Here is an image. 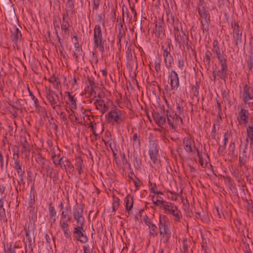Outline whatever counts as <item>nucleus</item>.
Returning a JSON list of instances; mask_svg holds the SVG:
<instances>
[{"label":"nucleus","instance_id":"f257e3e1","mask_svg":"<svg viewBox=\"0 0 253 253\" xmlns=\"http://www.w3.org/2000/svg\"><path fill=\"white\" fill-rule=\"evenodd\" d=\"M184 102L182 100L176 103V112L174 113L169 110H167V122L170 127L172 129H175L179 125V122L183 123L184 116Z\"/></svg>","mask_w":253,"mask_h":253},{"label":"nucleus","instance_id":"de8ad7c7","mask_svg":"<svg viewBox=\"0 0 253 253\" xmlns=\"http://www.w3.org/2000/svg\"><path fill=\"white\" fill-rule=\"evenodd\" d=\"M198 10V14L199 15V16L202 15V14H205L208 12H209V7L208 6L207 7H201V8L199 9V8H198V9H197Z\"/></svg>","mask_w":253,"mask_h":253},{"label":"nucleus","instance_id":"6ab92c4d","mask_svg":"<svg viewBox=\"0 0 253 253\" xmlns=\"http://www.w3.org/2000/svg\"><path fill=\"white\" fill-rule=\"evenodd\" d=\"M152 116L155 123L157 124L158 126L163 128L162 126L166 123L165 115L161 114L160 113H158V112L154 111L152 113Z\"/></svg>","mask_w":253,"mask_h":253},{"label":"nucleus","instance_id":"72a5a7b5","mask_svg":"<svg viewBox=\"0 0 253 253\" xmlns=\"http://www.w3.org/2000/svg\"><path fill=\"white\" fill-rule=\"evenodd\" d=\"M65 6V11L66 12H70L72 14H74L75 13L74 3L72 0H68Z\"/></svg>","mask_w":253,"mask_h":253},{"label":"nucleus","instance_id":"0eeeda50","mask_svg":"<svg viewBox=\"0 0 253 253\" xmlns=\"http://www.w3.org/2000/svg\"><path fill=\"white\" fill-rule=\"evenodd\" d=\"M149 155L150 159L153 164H156L158 161L159 147L158 141L156 140L150 139L149 141Z\"/></svg>","mask_w":253,"mask_h":253},{"label":"nucleus","instance_id":"4be33fe9","mask_svg":"<svg viewBox=\"0 0 253 253\" xmlns=\"http://www.w3.org/2000/svg\"><path fill=\"white\" fill-rule=\"evenodd\" d=\"M72 42L74 44L75 51L74 52V56L76 59L79 58V54H81L82 48L80 47L78 38L77 36H73L72 37Z\"/></svg>","mask_w":253,"mask_h":253},{"label":"nucleus","instance_id":"69168bd1","mask_svg":"<svg viewBox=\"0 0 253 253\" xmlns=\"http://www.w3.org/2000/svg\"><path fill=\"white\" fill-rule=\"evenodd\" d=\"M184 65V63L183 59L180 58L178 59L177 66L181 70L183 69Z\"/></svg>","mask_w":253,"mask_h":253},{"label":"nucleus","instance_id":"0e129e2a","mask_svg":"<svg viewBox=\"0 0 253 253\" xmlns=\"http://www.w3.org/2000/svg\"><path fill=\"white\" fill-rule=\"evenodd\" d=\"M171 214L173 215L174 216L175 220L176 221H179L180 218L182 217V215L180 214L179 211H177V212H175V211H174V212L171 213Z\"/></svg>","mask_w":253,"mask_h":253},{"label":"nucleus","instance_id":"20e7f679","mask_svg":"<svg viewBox=\"0 0 253 253\" xmlns=\"http://www.w3.org/2000/svg\"><path fill=\"white\" fill-rule=\"evenodd\" d=\"M232 29V37L234 47H236L239 50L238 45L242 42V31L240 29L238 21H234L231 22Z\"/></svg>","mask_w":253,"mask_h":253},{"label":"nucleus","instance_id":"3c124183","mask_svg":"<svg viewBox=\"0 0 253 253\" xmlns=\"http://www.w3.org/2000/svg\"><path fill=\"white\" fill-rule=\"evenodd\" d=\"M5 160L2 153L0 151V168L1 170H3L5 168L4 165Z\"/></svg>","mask_w":253,"mask_h":253},{"label":"nucleus","instance_id":"4468645a","mask_svg":"<svg viewBox=\"0 0 253 253\" xmlns=\"http://www.w3.org/2000/svg\"><path fill=\"white\" fill-rule=\"evenodd\" d=\"M199 20L200 22L201 29L202 30L203 32H208L210 29L211 22L210 12H209L199 16Z\"/></svg>","mask_w":253,"mask_h":253},{"label":"nucleus","instance_id":"6e6d98bb","mask_svg":"<svg viewBox=\"0 0 253 253\" xmlns=\"http://www.w3.org/2000/svg\"><path fill=\"white\" fill-rule=\"evenodd\" d=\"M219 62V64L221 65H227V60L224 57L223 55L220 57L217 58Z\"/></svg>","mask_w":253,"mask_h":253},{"label":"nucleus","instance_id":"6e6552de","mask_svg":"<svg viewBox=\"0 0 253 253\" xmlns=\"http://www.w3.org/2000/svg\"><path fill=\"white\" fill-rule=\"evenodd\" d=\"M84 225H78L74 227L73 236L75 240L78 241L82 243H85L88 241V238L84 234Z\"/></svg>","mask_w":253,"mask_h":253},{"label":"nucleus","instance_id":"423d86ee","mask_svg":"<svg viewBox=\"0 0 253 253\" xmlns=\"http://www.w3.org/2000/svg\"><path fill=\"white\" fill-rule=\"evenodd\" d=\"M45 96L52 108L55 109L56 107H60V100L59 95L51 89L46 87Z\"/></svg>","mask_w":253,"mask_h":253},{"label":"nucleus","instance_id":"37998d69","mask_svg":"<svg viewBox=\"0 0 253 253\" xmlns=\"http://www.w3.org/2000/svg\"><path fill=\"white\" fill-rule=\"evenodd\" d=\"M51 236L52 237V240L54 242V244H55V237L52 236L51 233H50V235H49L47 234H46L45 236V240H46V244L47 246H48L49 247H51Z\"/></svg>","mask_w":253,"mask_h":253},{"label":"nucleus","instance_id":"c756f323","mask_svg":"<svg viewBox=\"0 0 253 253\" xmlns=\"http://www.w3.org/2000/svg\"><path fill=\"white\" fill-rule=\"evenodd\" d=\"M227 65H221V68L218 70L217 75L222 80H225L227 77Z\"/></svg>","mask_w":253,"mask_h":253},{"label":"nucleus","instance_id":"f03ea898","mask_svg":"<svg viewBox=\"0 0 253 253\" xmlns=\"http://www.w3.org/2000/svg\"><path fill=\"white\" fill-rule=\"evenodd\" d=\"M107 123L112 125L114 124L120 125L124 122L126 118L125 112L118 109L116 107L112 108L105 116Z\"/></svg>","mask_w":253,"mask_h":253},{"label":"nucleus","instance_id":"49530a36","mask_svg":"<svg viewBox=\"0 0 253 253\" xmlns=\"http://www.w3.org/2000/svg\"><path fill=\"white\" fill-rule=\"evenodd\" d=\"M155 195H153L152 196V201L153 202V203L156 205V206H163V205H164V204L165 203V201H164L163 200H161V199H155ZM161 197H160V199H161Z\"/></svg>","mask_w":253,"mask_h":253},{"label":"nucleus","instance_id":"1a4fd4ad","mask_svg":"<svg viewBox=\"0 0 253 253\" xmlns=\"http://www.w3.org/2000/svg\"><path fill=\"white\" fill-rule=\"evenodd\" d=\"M167 46L165 47L164 45L162 46L163 49V56L164 58V63L166 68L169 69L171 67L172 63L173 61L172 56L170 54L171 51V41L170 40L167 42Z\"/></svg>","mask_w":253,"mask_h":253},{"label":"nucleus","instance_id":"e433bc0d","mask_svg":"<svg viewBox=\"0 0 253 253\" xmlns=\"http://www.w3.org/2000/svg\"><path fill=\"white\" fill-rule=\"evenodd\" d=\"M113 199V202L112 203V210L113 211H116L120 206V199L119 198L116 197L114 194L112 196Z\"/></svg>","mask_w":253,"mask_h":253},{"label":"nucleus","instance_id":"5fc2aeb1","mask_svg":"<svg viewBox=\"0 0 253 253\" xmlns=\"http://www.w3.org/2000/svg\"><path fill=\"white\" fill-rule=\"evenodd\" d=\"M222 96L223 100L224 102L227 101L228 103V104H230V101L229 99L228 93L226 91L224 90L222 92Z\"/></svg>","mask_w":253,"mask_h":253},{"label":"nucleus","instance_id":"a878e982","mask_svg":"<svg viewBox=\"0 0 253 253\" xmlns=\"http://www.w3.org/2000/svg\"><path fill=\"white\" fill-rule=\"evenodd\" d=\"M70 23L69 22H62L61 25L62 35L63 39L68 38L69 37Z\"/></svg>","mask_w":253,"mask_h":253},{"label":"nucleus","instance_id":"864d4df0","mask_svg":"<svg viewBox=\"0 0 253 253\" xmlns=\"http://www.w3.org/2000/svg\"><path fill=\"white\" fill-rule=\"evenodd\" d=\"M235 150V143L233 141L231 142L229 145V154L233 155Z\"/></svg>","mask_w":253,"mask_h":253},{"label":"nucleus","instance_id":"5701e85b","mask_svg":"<svg viewBox=\"0 0 253 253\" xmlns=\"http://www.w3.org/2000/svg\"><path fill=\"white\" fill-rule=\"evenodd\" d=\"M162 207L166 213H169L171 214L174 212V211H177L176 206L170 202L166 201Z\"/></svg>","mask_w":253,"mask_h":253},{"label":"nucleus","instance_id":"7ed1b4c3","mask_svg":"<svg viewBox=\"0 0 253 253\" xmlns=\"http://www.w3.org/2000/svg\"><path fill=\"white\" fill-rule=\"evenodd\" d=\"M94 48H98L99 50L103 54L107 48V43L106 40L103 38L102 29L99 25H96L93 31Z\"/></svg>","mask_w":253,"mask_h":253},{"label":"nucleus","instance_id":"2f4dec72","mask_svg":"<svg viewBox=\"0 0 253 253\" xmlns=\"http://www.w3.org/2000/svg\"><path fill=\"white\" fill-rule=\"evenodd\" d=\"M49 214L50 216V218L51 220H52V222L53 223L56 221V212L55 210L54 207L53 206V204L51 202H50L49 204Z\"/></svg>","mask_w":253,"mask_h":253},{"label":"nucleus","instance_id":"393cba45","mask_svg":"<svg viewBox=\"0 0 253 253\" xmlns=\"http://www.w3.org/2000/svg\"><path fill=\"white\" fill-rule=\"evenodd\" d=\"M125 207L126 211L129 214L130 211L133 207V197L130 195H127L125 199Z\"/></svg>","mask_w":253,"mask_h":253},{"label":"nucleus","instance_id":"c9c22d12","mask_svg":"<svg viewBox=\"0 0 253 253\" xmlns=\"http://www.w3.org/2000/svg\"><path fill=\"white\" fill-rule=\"evenodd\" d=\"M36 162L43 168L45 163V159L42 155L41 153H38L35 156Z\"/></svg>","mask_w":253,"mask_h":253},{"label":"nucleus","instance_id":"774afa93","mask_svg":"<svg viewBox=\"0 0 253 253\" xmlns=\"http://www.w3.org/2000/svg\"><path fill=\"white\" fill-rule=\"evenodd\" d=\"M143 220L144 223L148 226H149L150 224H152V222L151 219H150L147 215H145L144 216Z\"/></svg>","mask_w":253,"mask_h":253},{"label":"nucleus","instance_id":"9b49d317","mask_svg":"<svg viewBox=\"0 0 253 253\" xmlns=\"http://www.w3.org/2000/svg\"><path fill=\"white\" fill-rule=\"evenodd\" d=\"M84 208L81 205H77L73 208V215L74 219L77 221L78 225H84V218L83 215Z\"/></svg>","mask_w":253,"mask_h":253},{"label":"nucleus","instance_id":"ea45409f","mask_svg":"<svg viewBox=\"0 0 253 253\" xmlns=\"http://www.w3.org/2000/svg\"><path fill=\"white\" fill-rule=\"evenodd\" d=\"M148 226L150 230L149 231L150 235L153 237L157 236L158 235V231L156 225L152 223V224L149 225Z\"/></svg>","mask_w":253,"mask_h":253},{"label":"nucleus","instance_id":"f8f14e48","mask_svg":"<svg viewBox=\"0 0 253 253\" xmlns=\"http://www.w3.org/2000/svg\"><path fill=\"white\" fill-rule=\"evenodd\" d=\"M181 33L174 36V40L180 48L182 46L184 48L185 46H188L189 38L188 36L182 31L181 27Z\"/></svg>","mask_w":253,"mask_h":253},{"label":"nucleus","instance_id":"8fccbe9b","mask_svg":"<svg viewBox=\"0 0 253 253\" xmlns=\"http://www.w3.org/2000/svg\"><path fill=\"white\" fill-rule=\"evenodd\" d=\"M19 248L18 246H14L12 247L11 245L6 250H4V253H16L15 251L16 249Z\"/></svg>","mask_w":253,"mask_h":253},{"label":"nucleus","instance_id":"bb28decb","mask_svg":"<svg viewBox=\"0 0 253 253\" xmlns=\"http://www.w3.org/2000/svg\"><path fill=\"white\" fill-rule=\"evenodd\" d=\"M250 115L249 112L248 110L245 109H241L240 111L239 112V116L241 120L243 121L244 124L246 125L248 123V118Z\"/></svg>","mask_w":253,"mask_h":253},{"label":"nucleus","instance_id":"c85d7f7f","mask_svg":"<svg viewBox=\"0 0 253 253\" xmlns=\"http://www.w3.org/2000/svg\"><path fill=\"white\" fill-rule=\"evenodd\" d=\"M247 156L246 155V151L243 150L241 151L239 154L238 166L240 167L245 166L247 162Z\"/></svg>","mask_w":253,"mask_h":253},{"label":"nucleus","instance_id":"052dcab7","mask_svg":"<svg viewBox=\"0 0 253 253\" xmlns=\"http://www.w3.org/2000/svg\"><path fill=\"white\" fill-rule=\"evenodd\" d=\"M202 7H207V5L204 2V0H198L196 5V10L198 9L199 8L200 9Z\"/></svg>","mask_w":253,"mask_h":253},{"label":"nucleus","instance_id":"f3484780","mask_svg":"<svg viewBox=\"0 0 253 253\" xmlns=\"http://www.w3.org/2000/svg\"><path fill=\"white\" fill-rule=\"evenodd\" d=\"M94 104L95 105L96 109L99 110L102 114L109 111L110 107L108 103H105L102 99H95Z\"/></svg>","mask_w":253,"mask_h":253},{"label":"nucleus","instance_id":"412c9836","mask_svg":"<svg viewBox=\"0 0 253 253\" xmlns=\"http://www.w3.org/2000/svg\"><path fill=\"white\" fill-rule=\"evenodd\" d=\"M14 31L11 32L10 38L14 44L17 46L19 42L21 40L22 34L18 28H14Z\"/></svg>","mask_w":253,"mask_h":253},{"label":"nucleus","instance_id":"c03bdc74","mask_svg":"<svg viewBox=\"0 0 253 253\" xmlns=\"http://www.w3.org/2000/svg\"><path fill=\"white\" fill-rule=\"evenodd\" d=\"M70 220H60L59 221V226L61 229H63V228L65 229H68L69 228V224L68 223V222Z\"/></svg>","mask_w":253,"mask_h":253},{"label":"nucleus","instance_id":"dca6fc26","mask_svg":"<svg viewBox=\"0 0 253 253\" xmlns=\"http://www.w3.org/2000/svg\"><path fill=\"white\" fill-rule=\"evenodd\" d=\"M164 26L163 18H159V20L155 22V34L159 38H162L165 35Z\"/></svg>","mask_w":253,"mask_h":253},{"label":"nucleus","instance_id":"09e8293b","mask_svg":"<svg viewBox=\"0 0 253 253\" xmlns=\"http://www.w3.org/2000/svg\"><path fill=\"white\" fill-rule=\"evenodd\" d=\"M93 245L91 247L88 245L83 246L84 253H92L93 249Z\"/></svg>","mask_w":253,"mask_h":253},{"label":"nucleus","instance_id":"bf43d9fd","mask_svg":"<svg viewBox=\"0 0 253 253\" xmlns=\"http://www.w3.org/2000/svg\"><path fill=\"white\" fill-rule=\"evenodd\" d=\"M0 218L1 220H2L3 221L7 222V219L6 216L5 210H0Z\"/></svg>","mask_w":253,"mask_h":253},{"label":"nucleus","instance_id":"a211bd4d","mask_svg":"<svg viewBox=\"0 0 253 253\" xmlns=\"http://www.w3.org/2000/svg\"><path fill=\"white\" fill-rule=\"evenodd\" d=\"M183 144L185 151L189 153H195L194 150V142L189 137H184L183 140Z\"/></svg>","mask_w":253,"mask_h":253},{"label":"nucleus","instance_id":"9d476101","mask_svg":"<svg viewBox=\"0 0 253 253\" xmlns=\"http://www.w3.org/2000/svg\"><path fill=\"white\" fill-rule=\"evenodd\" d=\"M12 160L13 161L12 167L17 172V175H24L25 167L20 161L18 148L17 149L16 152H14Z\"/></svg>","mask_w":253,"mask_h":253},{"label":"nucleus","instance_id":"e2e57ef3","mask_svg":"<svg viewBox=\"0 0 253 253\" xmlns=\"http://www.w3.org/2000/svg\"><path fill=\"white\" fill-rule=\"evenodd\" d=\"M161 61L160 59L158 62L155 61V69L157 73H159L161 69Z\"/></svg>","mask_w":253,"mask_h":253},{"label":"nucleus","instance_id":"680f3d73","mask_svg":"<svg viewBox=\"0 0 253 253\" xmlns=\"http://www.w3.org/2000/svg\"><path fill=\"white\" fill-rule=\"evenodd\" d=\"M61 230H62L64 235L66 239H71V233L69 231V228L67 229L63 228V229Z\"/></svg>","mask_w":253,"mask_h":253},{"label":"nucleus","instance_id":"a19ab883","mask_svg":"<svg viewBox=\"0 0 253 253\" xmlns=\"http://www.w3.org/2000/svg\"><path fill=\"white\" fill-rule=\"evenodd\" d=\"M35 194H36L34 192V185H33L31 187L30 194V204L31 207H32L35 202Z\"/></svg>","mask_w":253,"mask_h":253},{"label":"nucleus","instance_id":"aec40b11","mask_svg":"<svg viewBox=\"0 0 253 253\" xmlns=\"http://www.w3.org/2000/svg\"><path fill=\"white\" fill-rule=\"evenodd\" d=\"M170 85L172 90H176L179 85V78L176 72L172 70L170 73Z\"/></svg>","mask_w":253,"mask_h":253},{"label":"nucleus","instance_id":"39448f33","mask_svg":"<svg viewBox=\"0 0 253 253\" xmlns=\"http://www.w3.org/2000/svg\"><path fill=\"white\" fill-rule=\"evenodd\" d=\"M56 157V154L54 152L52 153L51 158L53 160V163L55 166H59L62 169L65 170V171L67 172V168H68L69 170L73 171L74 169V166L72 164L71 162L68 160V159L65 156H63L59 158L58 161L55 160V158Z\"/></svg>","mask_w":253,"mask_h":253},{"label":"nucleus","instance_id":"473e14b6","mask_svg":"<svg viewBox=\"0 0 253 253\" xmlns=\"http://www.w3.org/2000/svg\"><path fill=\"white\" fill-rule=\"evenodd\" d=\"M211 52L209 50H207L204 57V65H205L206 68L208 69L211 65Z\"/></svg>","mask_w":253,"mask_h":253},{"label":"nucleus","instance_id":"603ef678","mask_svg":"<svg viewBox=\"0 0 253 253\" xmlns=\"http://www.w3.org/2000/svg\"><path fill=\"white\" fill-rule=\"evenodd\" d=\"M161 221V222L162 223V224H164V223H167V224H169V219L168 218V217L165 215H162L161 214H160V216H159V221Z\"/></svg>","mask_w":253,"mask_h":253},{"label":"nucleus","instance_id":"7c9ffc66","mask_svg":"<svg viewBox=\"0 0 253 253\" xmlns=\"http://www.w3.org/2000/svg\"><path fill=\"white\" fill-rule=\"evenodd\" d=\"M75 166L78 171L79 174L81 175L83 172V167H84L83 160L81 157L76 158Z\"/></svg>","mask_w":253,"mask_h":253},{"label":"nucleus","instance_id":"4c0bfd02","mask_svg":"<svg viewBox=\"0 0 253 253\" xmlns=\"http://www.w3.org/2000/svg\"><path fill=\"white\" fill-rule=\"evenodd\" d=\"M24 230L25 232V235L26 238L28 239V242H29V247L31 248V252L33 251V247L32 245V238L30 235V230L29 228H27L26 226L24 227Z\"/></svg>","mask_w":253,"mask_h":253},{"label":"nucleus","instance_id":"58836bf2","mask_svg":"<svg viewBox=\"0 0 253 253\" xmlns=\"http://www.w3.org/2000/svg\"><path fill=\"white\" fill-rule=\"evenodd\" d=\"M27 89L29 92V95L31 97L32 99L34 102V106L36 108H41L42 109V107L39 105L38 104V99L33 95L32 92L30 90L29 86H27Z\"/></svg>","mask_w":253,"mask_h":253},{"label":"nucleus","instance_id":"338daca9","mask_svg":"<svg viewBox=\"0 0 253 253\" xmlns=\"http://www.w3.org/2000/svg\"><path fill=\"white\" fill-rule=\"evenodd\" d=\"M10 105L12 106L13 108L16 109L17 110L20 109L22 108V105L20 104V102L19 101H17L15 102V105H12L10 104Z\"/></svg>","mask_w":253,"mask_h":253},{"label":"nucleus","instance_id":"cd10ccee","mask_svg":"<svg viewBox=\"0 0 253 253\" xmlns=\"http://www.w3.org/2000/svg\"><path fill=\"white\" fill-rule=\"evenodd\" d=\"M247 137L249 138L250 146L253 145V123L251 122L247 127Z\"/></svg>","mask_w":253,"mask_h":253},{"label":"nucleus","instance_id":"b1692460","mask_svg":"<svg viewBox=\"0 0 253 253\" xmlns=\"http://www.w3.org/2000/svg\"><path fill=\"white\" fill-rule=\"evenodd\" d=\"M20 142L22 146L21 150L22 154L30 151V145L28 144L25 136H20Z\"/></svg>","mask_w":253,"mask_h":253},{"label":"nucleus","instance_id":"79ce46f5","mask_svg":"<svg viewBox=\"0 0 253 253\" xmlns=\"http://www.w3.org/2000/svg\"><path fill=\"white\" fill-rule=\"evenodd\" d=\"M68 94V96L70 101V106L73 109H76L77 108L76 100L74 98V96L69 92H66Z\"/></svg>","mask_w":253,"mask_h":253},{"label":"nucleus","instance_id":"f704fd0d","mask_svg":"<svg viewBox=\"0 0 253 253\" xmlns=\"http://www.w3.org/2000/svg\"><path fill=\"white\" fill-rule=\"evenodd\" d=\"M48 176L53 179V181H56L58 176V171H55L53 168L48 167L46 170Z\"/></svg>","mask_w":253,"mask_h":253},{"label":"nucleus","instance_id":"4d7b16f0","mask_svg":"<svg viewBox=\"0 0 253 253\" xmlns=\"http://www.w3.org/2000/svg\"><path fill=\"white\" fill-rule=\"evenodd\" d=\"M167 15L168 21L171 24L173 25L174 23V18L172 13H167Z\"/></svg>","mask_w":253,"mask_h":253},{"label":"nucleus","instance_id":"13d9d810","mask_svg":"<svg viewBox=\"0 0 253 253\" xmlns=\"http://www.w3.org/2000/svg\"><path fill=\"white\" fill-rule=\"evenodd\" d=\"M226 146L225 145V144L219 145L217 150L218 154L220 155H223L225 153L224 151L226 149Z\"/></svg>","mask_w":253,"mask_h":253},{"label":"nucleus","instance_id":"a18cd8bd","mask_svg":"<svg viewBox=\"0 0 253 253\" xmlns=\"http://www.w3.org/2000/svg\"><path fill=\"white\" fill-rule=\"evenodd\" d=\"M66 210H68L67 207L66 208ZM71 220V217L68 214L67 211H62L61 213V218L60 220Z\"/></svg>","mask_w":253,"mask_h":253},{"label":"nucleus","instance_id":"2eb2a0df","mask_svg":"<svg viewBox=\"0 0 253 253\" xmlns=\"http://www.w3.org/2000/svg\"><path fill=\"white\" fill-rule=\"evenodd\" d=\"M169 225L166 223L162 224L161 221H159L158 226L160 234L165 238L167 242L169 240L171 234Z\"/></svg>","mask_w":253,"mask_h":253},{"label":"nucleus","instance_id":"ddd939ff","mask_svg":"<svg viewBox=\"0 0 253 253\" xmlns=\"http://www.w3.org/2000/svg\"><path fill=\"white\" fill-rule=\"evenodd\" d=\"M242 99L246 105L250 104V100H253V86H249L247 84L244 85L242 93Z\"/></svg>","mask_w":253,"mask_h":253}]
</instances>
